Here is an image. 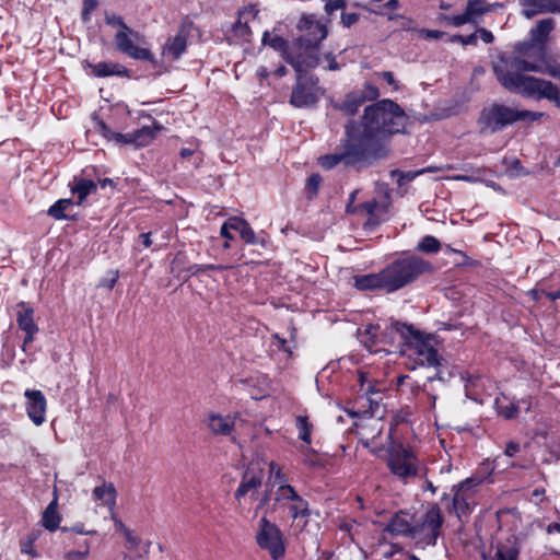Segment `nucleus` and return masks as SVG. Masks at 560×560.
Masks as SVG:
<instances>
[{
  "mask_svg": "<svg viewBox=\"0 0 560 560\" xmlns=\"http://www.w3.org/2000/svg\"><path fill=\"white\" fill-rule=\"evenodd\" d=\"M541 71V62L532 61L515 52L511 56H500L493 65L497 80L509 92L535 101L547 100L560 108V89L553 82L524 74V72Z\"/></svg>",
  "mask_w": 560,
  "mask_h": 560,
  "instance_id": "1",
  "label": "nucleus"
},
{
  "mask_svg": "<svg viewBox=\"0 0 560 560\" xmlns=\"http://www.w3.org/2000/svg\"><path fill=\"white\" fill-rule=\"evenodd\" d=\"M404 108L389 98H383L364 108L361 121H357L359 137L373 152L377 160L388 154L385 139L404 133L408 124Z\"/></svg>",
  "mask_w": 560,
  "mask_h": 560,
  "instance_id": "2",
  "label": "nucleus"
},
{
  "mask_svg": "<svg viewBox=\"0 0 560 560\" xmlns=\"http://www.w3.org/2000/svg\"><path fill=\"white\" fill-rule=\"evenodd\" d=\"M388 329L399 336L402 352L415 357L420 365L441 366L443 358L438 351L439 338L435 334L421 331L413 325L399 320L390 322Z\"/></svg>",
  "mask_w": 560,
  "mask_h": 560,
  "instance_id": "3",
  "label": "nucleus"
},
{
  "mask_svg": "<svg viewBox=\"0 0 560 560\" xmlns=\"http://www.w3.org/2000/svg\"><path fill=\"white\" fill-rule=\"evenodd\" d=\"M357 121L350 120L346 125V140L330 154L319 158L318 162L325 170H331L339 164L346 167L371 165L377 158L359 137Z\"/></svg>",
  "mask_w": 560,
  "mask_h": 560,
  "instance_id": "4",
  "label": "nucleus"
},
{
  "mask_svg": "<svg viewBox=\"0 0 560 560\" xmlns=\"http://www.w3.org/2000/svg\"><path fill=\"white\" fill-rule=\"evenodd\" d=\"M387 293H394L413 283L421 276L433 272V265L416 254L404 253L384 268Z\"/></svg>",
  "mask_w": 560,
  "mask_h": 560,
  "instance_id": "5",
  "label": "nucleus"
},
{
  "mask_svg": "<svg viewBox=\"0 0 560 560\" xmlns=\"http://www.w3.org/2000/svg\"><path fill=\"white\" fill-rule=\"evenodd\" d=\"M542 115L538 112L518 110L502 104H493L482 109L478 122L481 132L494 133L516 121L538 120Z\"/></svg>",
  "mask_w": 560,
  "mask_h": 560,
  "instance_id": "6",
  "label": "nucleus"
},
{
  "mask_svg": "<svg viewBox=\"0 0 560 560\" xmlns=\"http://www.w3.org/2000/svg\"><path fill=\"white\" fill-rule=\"evenodd\" d=\"M386 465L390 474L404 483L416 478H424L427 468L410 448L402 444L394 445L387 451Z\"/></svg>",
  "mask_w": 560,
  "mask_h": 560,
  "instance_id": "7",
  "label": "nucleus"
},
{
  "mask_svg": "<svg viewBox=\"0 0 560 560\" xmlns=\"http://www.w3.org/2000/svg\"><path fill=\"white\" fill-rule=\"evenodd\" d=\"M477 485L472 478H467L452 487V494L444 492L441 497V502L446 503V512L454 514L459 522L474 511Z\"/></svg>",
  "mask_w": 560,
  "mask_h": 560,
  "instance_id": "8",
  "label": "nucleus"
},
{
  "mask_svg": "<svg viewBox=\"0 0 560 560\" xmlns=\"http://www.w3.org/2000/svg\"><path fill=\"white\" fill-rule=\"evenodd\" d=\"M444 517L438 503H431L421 518L413 523V539L424 546H435L442 533Z\"/></svg>",
  "mask_w": 560,
  "mask_h": 560,
  "instance_id": "9",
  "label": "nucleus"
},
{
  "mask_svg": "<svg viewBox=\"0 0 560 560\" xmlns=\"http://www.w3.org/2000/svg\"><path fill=\"white\" fill-rule=\"evenodd\" d=\"M116 49L135 60L148 61L156 66V59L145 45V38L133 31L127 28L126 31H117L114 37Z\"/></svg>",
  "mask_w": 560,
  "mask_h": 560,
  "instance_id": "10",
  "label": "nucleus"
},
{
  "mask_svg": "<svg viewBox=\"0 0 560 560\" xmlns=\"http://www.w3.org/2000/svg\"><path fill=\"white\" fill-rule=\"evenodd\" d=\"M95 128L108 141H114L119 145L133 144L140 148L150 144L162 126L154 121V128L144 126L132 132L121 133L113 131L103 120L97 119Z\"/></svg>",
  "mask_w": 560,
  "mask_h": 560,
  "instance_id": "11",
  "label": "nucleus"
},
{
  "mask_svg": "<svg viewBox=\"0 0 560 560\" xmlns=\"http://www.w3.org/2000/svg\"><path fill=\"white\" fill-rule=\"evenodd\" d=\"M256 542L262 550L268 551L272 560H280L285 553V544L281 529L267 517H261L258 523Z\"/></svg>",
  "mask_w": 560,
  "mask_h": 560,
  "instance_id": "12",
  "label": "nucleus"
},
{
  "mask_svg": "<svg viewBox=\"0 0 560 560\" xmlns=\"http://www.w3.org/2000/svg\"><path fill=\"white\" fill-rule=\"evenodd\" d=\"M319 100L318 79L314 75L296 74V83L292 89L290 104L295 108H308Z\"/></svg>",
  "mask_w": 560,
  "mask_h": 560,
  "instance_id": "13",
  "label": "nucleus"
},
{
  "mask_svg": "<svg viewBox=\"0 0 560 560\" xmlns=\"http://www.w3.org/2000/svg\"><path fill=\"white\" fill-rule=\"evenodd\" d=\"M298 28L305 32V35L298 39L300 48L316 50L319 44L327 37L328 31L326 23L317 20L315 14L302 15L298 23Z\"/></svg>",
  "mask_w": 560,
  "mask_h": 560,
  "instance_id": "14",
  "label": "nucleus"
},
{
  "mask_svg": "<svg viewBox=\"0 0 560 560\" xmlns=\"http://www.w3.org/2000/svg\"><path fill=\"white\" fill-rule=\"evenodd\" d=\"M358 381L360 383L359 395L357 397L359 413L374 417L383 399L382 392L375 387L373 382L369 378L368 373L359 372Z\"/></svg>",
  "mask_w": 560,
  "mask_h": 560,
  "instance_id": "15",
  "label": "nucleus"
},
{
  "mask_svg": "<svg viewBox=\"0 0 560 560\" xmlns=\"http://www.w3.org/2000/svg\"><path fill=\"white\" fill-rule=\"evenodd\" d=\"M26 398V412L28 418L35 425H42L46 418L47 400L44 394L38 389H26L24 393Z\"/></svg>",
  "mask_w": 560,
  "mask_h": 560,
  "instance_id": "16",
  "label": "nucleus"
},
{
  "mask_svg": "<svg viewBox=\"0 0 560 560\" xmlns=\"http://www.w3.org/2000/svg\"><path fill=\"white\" fill-rule=\"evenodd\" d=\"M264 472L261 469L247 468L242 477V480L236 489L234 497L241 502L242 498L249 495L254 498L262 485Z\"/></svg>",
  "mask_w": 560,
  "mask_h": 560,
  "instance_id": "17",
  "label": "nucleus"
},
{
  "mask_svg": "<svg viewBox=\"0 0 560 560\" xmlns=\"http://www.w3.org/2000/svg\"><path fill=\"white\" fill-rule=\"evenodd\" d=\"M385 532L394 536H404L413 539V523L407 513L400 511L390 517L385 526Z\"/></svg>",
  "mask_w": 560,
  "mask_h": 560,
  "instance_id": "18",
  "label": "nucleus"
},
{
  "mask_svg": "<svg viewBox=\"0 0 560 560\" xmlns=\"http://www.w3.org/2000/svg\"><path fill=\"white\" fill-rule=\"evenodd\" d=\"M384 270L368 273L354 278V287L360 291L384 290L387 293V282Z\"/></svg>",
  "mask_w": 560,
  "mask_h": 560,
  "instance_id": "19",
  "label": "nucleus"
},
{
  "mask_svg": "<svg viewBox=\"0 0 560 560\" xmlns=\"http://www.w3.org/2000/svg\"><path fill=\"white\" fill-rule=\"evenodd\" d=\"M522 14L532 19L538 14L552 13L556 0H520Z\"/></svg>",
  "mask_w": 560,
  "mask_h": 560,
  "instance_id": "20",
  "label": "nucleus"
},
{
  "mask_svg": "<svg viewBox=\"0 0 560 560\" xmlns=\"http://www.w3.org/2000/svg\"><path fill=\"white\" fill-rule=\"evenodd\" d=\"M187 48V35L183 32L177 33L175 36L170 37L163 48L162 54L170 56L173 60H177L186 51Z\"/></svg>",
  "mask_w": 560,
  "mask_h": 560,
  "instance_id": "21",
  "label": "nucleus"
},
{
  "mask_svg": "<svg viewBox=\"0 0 560 560\" xmlns=\"http://www.w3.org/2000/svg\"><path fill=\"white\" fill-rule=\"evenodd\" d=\"M92 69V73L97 78H106V77H126L129 73V70L121 63L118 62H106L102 61L95 65H90Z\"/></svg>",
  "mask_w": 560,
  "mask_h": 560,
  "instance_id": "22",
  "label": "nucleus"
},
{
  "mask_svg": "<svg viewBox=\"0 0 560 560\" xmlns=\"http://www.w3.org/2000/svg\"><path fill=\"white\" fill-rule=\"evenodd\" d=\"M207 425L217 435H229L234 428V420L230 416L211 413L208 416Z\"/></svg>",
  "mask_w": 560,
  "mask_h": 560,
  "instance_id": "23",
  "label": "nucleus"
},
{
  "mask_svg": "<svg viewBox=\"0 0 560 560\" xmlns=\"http://www.w3.org/2000/svg\"><path fill=\"white\" fill-rule=\"evenodd\" d=\"M305 50L308 51V55L306 57H302L301 55L295 57H287V62L293 67L296 74H305L304 72L306 71V69L315 68L318 65V48L316 50L312 48Z\"/></svg>",
  "mask_w": 560,
  "mask_h": 560,
  "instance_id": "24",
  "label": "nucleus"
},
{
  "mask_svg": "<svg viewBox=\"0 0 560 560\" xmlns=\"http://www.w3.org/2000/svg\"><path fill=\"white\" fill-rule=\"evenodd\" d=\"M301 499L303 498L298 493L295 488L289 483L278 486L275 491V502L284 509Z\"/></svg>",
  "mask_w": 560,
  "mask_h": 560,
  "instance_id": "25",
  "label": "nucleus"
},
{
  "mask_svg": "<svg viewBox=\"0 0 560 560\" xmlns=\"http://www.w3.org/2000/svg\"><path fill=\"white\" fill-rule=\"evenodd\" d=\"M553 28H555V20L553 19L547 18V19L539 20L536 23L535 27H533L530 30L532 42L535 44L544 45L547 42L549 34L553 31Z\"/></svg>",
  "mask_w": 560,
  "mask_h": 560,
  "instance_id": "26",
  "label": "nucleus"
},
{
  "mask_svg": "<svg viewBox=\"0 0 560 560\" xmlns=\"http://www.w3.org/2000/svg\"><path fill=\"white\" fill-rule=\"evenodd\" d=\"M520 547L516 539H508L505 542H500L495 547L493 558L489 560H518Z\"/></svg>",
  "mask_w": 560,
  "mask_h": 560,
  "instance_id": "27",
  "label": "nucleus"
},
{
  "mask_svg": "<svg viewBox=\"0 0 560 560\" xmlns=\"http://www.w3.org/2000/svg\"><path fill=\"white\" fill-rule=\"evenodd\" d=\"M513 52L520 55L523 58H528L532 61L542 63L544 48L541 46H537V44L533 42L515 44Z\"/></svg>",
  "mask_w": 560,
  "mask_h": 560,
  "instance_id": "28",
  "label": "nucleus"
},
{
  "mask_svg": "<svg viewBox=\"0 0 560 560\" xmlns=\"http://www.w3.org/2000/svg\"><path fill=\"white\" fill-rule=\"evenodd\" d=\"M16 323L19 328L23 331L38 329L37 325L34 323V311L32 307L27 306L25 302L18 304Z\"/></svg>",
  "mask_w": 560,
  "mask_h": 560,
  "instance_id": "29",
  "label": "nucleus"
},
{
  "mask_svg": "<svg viewBox=\"0 0 560 560\" xmlns=\"http://www.w3.org/2000/svg\"><path fill=\"white\" fill-rule=\"evenodd\" d=\"M363 101L357 91L349 92L341 103L334 104V107L346 115H354L363 105Z\"/></svg>",
  "mask_w": 560,
  "mask_h": 560,
  "instance_id": "30",
  "label": "nucleus"
},
{
  "mask_svg": "<svg viewBox=\"0 0 560 560\" xmlns=\"http://www.w3.org/2000/svg\"><path fill=\"white\" fill-rule=\"evenodd\" d=\"M42 524L50 532H54L59 527L60 515L58 513L57 498H55L43 512Z\"/></svg>",
  "mask_w": 560,
  "mask_h": 560,
  "instance_id": "31",
  "label": "nucleus"
},
{
  "mask_svg": "<svg viewBox=\"0 0 560 560\" xmlns=\"http://www.w3.org/2000/svg\"><path fill=\"white\" fill-rule=\"evenodd\" d=\"M116 489L113 483H106L95 487L93 490V498L96 501H101L104 505L109 508L116 504Z\"/></svg>",
  "mask_w": 560,
  "mask_h": 560,
  "instance_id": "32",
  "label": "nucleus"
},
{
  "mask_svg": "<svg viewBox=\"0 0 560 560\" xmlns=\"http://www.w3.org/2000/svg\"><path fill=\"white\" fill-rule=\"evenodd\" d=\"M295 428L299 439L305 444L304 446L311 445L314 424L311 422L308 416L299 415L295 418Z\"/></svg>",
  "mask_w": 560,
  "mask_h": 560,
  "instance_id": "33",
  "label": "nucleus"
},
{
  "mask_svg": "<svg viewBox=\"0 0 560 560\" xmlns=\"http://www.w3.org/2000/svg\"><path fill=\"white\" fill-rule=\"evenodd\" d=\"M261 42L264 45L271 47L276 51H279L283 59L287 61V57H293L290 54V48L288 42L281 36L270 37L268 31L264 32Z\"/></svg>",
  "mask_w": 560,
  "mask_h": 560,
  "instance_id": "34",
  "label": "nucleus"
},
{
  "mask_svg": "<svg viewBox=\"0 0 560 560\" xmlns=\"http://www.w3.org/2000/svg\"><path fill=\"white\" fill-rule=\"evenodd\" d=\"M240 234V237L242 238V241H244V243L246 244H249V245H260L261 247H266L267 246V237H266V233L265 232H260V233H255V231L252 229V226L248 224V222L246 221L245 225L243 226V229H241V232L238 233Z\"/></svg>",
  "mask_w": 560,
  "mask_h": 560,
  "instance_id": "35",
  "label": "nucleus"
},
{
  "mask_svg": "<svg viewBox=\"0 0 560 560\" xmlns=\"http://www.w3.org/2000/svg\"><path fill=\"white\" fill-rule=\"evenodd\" d=\"M285 510L288 511L292 522L298 518L311 517L313 514L308 501L304 498L298 500L294 504L289 505Z\"/></svg>",
  "mask_w": 560,
  "mask_h": 560,
  "instance_id": "36",
  "label": "nucleus"
},
{
  "mask_svg": "<svg viewBox=\"0 0 560 560\" xmlns=\"http://www.w3.org/2000/svg\"><path fill=\"white\" fill-rule=\"evenodd\" d=\"M73 206V201L71 199H59L54 205H51L47 211V214L55 220H66L69 217L66 214V211Z\"/></svg>",
  "mask_w": 560,
  "mask_h": 560,
  "instance_id": "37",
  "label": "nucleus"
},
{
  "mask_svg": "<svg viewBox=\"0 0 560 560\" xmlns=\"http://www.w3.org/2000/svg\"><path fill=\"white\" fill-rule=\"evenodd\" d=\"M398 8L397 0H370V11L374 14H389Z\"/></svg>",
  "mask_w": 560,
  "mask_h": 560,
  "instance_id": "38",
  "label": "nucleus"
},
{
  "mask_svg": "<svg viewBox=\"0 0 560 560\" xmlns=\"http://www.w3.org/2000/svg\"><path fill=\"white\" fill-rule=\"evenodd\" d=\"M494 407L497 409L498 415L508 420L514 419L520 410V406L516 405V402L511 401L509 404H504L502 399L499 397L495 398L494 400Z\"/></svg>",
  "mask_w": 560,
  "mask_h": 560,
  "instance_id": "39",
  "label": "nucleus"
},
{
  "mask_svg": "<svg viewBox=\"0 0 560 560\" xmlns=\"http://www.w3.org/2000/svg\"><path fill=\"white\" fill-rule=\"evenodd\" d=\"M95 190L96 184L93 180L85 178L79 179L72 188V192L78 195L80 202Z\"/></svg>",
  "mask_w": 560,
  "mask_h": 560,
  "instance_id": "40",
  "label": "nucleus"
},
{
  "mask_svg": "<svg viewBox=\"0 0 560 560\" xmlns=\"http://www.w3.org/2000/svg\"><path fill=\"white\" fill-rule=\"evenodd\" d=\"M441 249L440 241L432 236L425 235L423 236L417 245V250L427 254H435Z\"/></svg>",
  "mask_w": 560,
  "mask_h": 560,
  "instance_id": "41",
  "label": "nucleus"
},
{
  "mask_svg": "<svg viewBox=\"0 0 560 560\" xmlns=\"http://www.w3.org/2000/svg\"><path fill=\"white\" fill-rule=\"evenodd\" d=\"M310 518L311 517L298 518L291 524L293 535L301 542H304L306 540V536L310 534V530L307 529Z\"/></svg>",
  "mask_w": 560,
  "mask_h": 560,
  "instance_id": "42",
  "label": "nucleus"
},
{
  "mask_svg": "<svg viewBox=\"0 0 560 560\" xmlns=\"http://www.w3.org/2000/svg\"><path fill=\"white\" fill-rule=\"evenodd\" d=\"M495 7H501L499 3H493L490 5H486L485 0H468L467 1V10L471 15H482L489 11H491Z\"/></svg>",
  "mask_w": 560,
  "mask_h": 560,
  "instance_id": "43",
  "label": "nucleus"
},
{
  "mask_svg": "<svg viewBox=\"0 0 560 560\" xmlns=\"http://www.w3.org/2000/svg\"><path fill=\"white\" fill-rule=\"evenodd\" d=\"M322 182H323V178L317 173H314L308 176L306 184H305V192H306V196L308 199H313L318 195Z\"/></svg>",
  "mask_w": 560,
  "mask_h": 560,
  "instance_id": "44",
  "label": "nucleus"
},
{
  "mask_svg": "<svg viewBox=\"0 0 560 560\" xmlns=\"http://www.w3.org/2000/svg\"><path fill=\"white\" fill-rule=\"evenodd\" d=\"M230 265H214V264H206V265H191L187 268V272L189 276H197L200 272L206 271H222L229 269Z\"/></svg>",
  "mask_w": 560,
  "mask_h": 560,
  "instance_id": "45",
  "label": "nucleus"
},
{
  "mask_svg": "<svg viewBox=\"0 0 560 560\" xmlns=\"http://www.w3.org/2000/svg\"><path fill=\"white\" fill-rule=\"evenodd\" d=\"M433 167H427L418 171H408V172H400L398 170H395L392 172V176H398L397 182L399 185L404 184V182H411L417 176L424 174L427 172H432Z\"/></svg>",
  "mask_w": 560,
  "mask_h": 560,
  "instance_id": "46",
  "label": "nucleus"
},
{
  "mask_svg": "<svg viewBox=\"0 0 560 560\" xmlns=\"http://www.w3.org/2000/svg\"><path fill=\"white\" fill-rule=\"evenodd\" d=\"M82 549L80 550H70L65 552V560H86L90 555V544L88 540H84L82 545H80Z\"/></svg>",
  "mask_w": 560,
  "mask_h": 560,
  "instance_id": "47",
  "label": "nucleus"
},
{
  "mask_svg": "<svg viewBox=\"0 0 560 560\" xmlns=\"http://www.w3.org/2000/svg\"><path fill=\"white\" fill-rule=\"evenodd\" d=\"M301 453L303 454V463L308 467H319L322 466V462L316 457V452L314 448L302 445L300 447Z\"/></svg>",
  "mask_w": 560,
  "mask_h": 560,
  "instance_id": "48",
  "label": "nucleus"
},
{
  "mask_svg": "<svg viewBox=\"0 0 560 560\" xmlns=\"http://www.w3.org/2000/svg\"><path fill=\"white\" fill-rule=\"evenodd\" d=\"M361 96L363 103L368 101H375L380 96V90L376 85L366 82L362 90H355Z\"/></svg>",
  "mask_w": 560,
  "mask_h": 560,
  "instance_id": "49",
  "label": "nucleus"
},
{
  "mask_svg": "<svg viewBox=\"0 0 560 560\" xmlns=\"http://www.w3.org/2000/svg\"><path fill=\"white\" fill-rule=\"evenodd\" d=\"M36 538L37 537L35 535H28L27 537L22 539L20 544L21 552L30 555L33 558H38L39 555L34 547Z\"/></svg>",
  "mask_w": 560,
  "mask_h": 560,
  "instance_id": "50",
  "label": "nucleus"
},
{
  "mask_svg": "<svg viewBox=\"0 0 560 560\" xmlns=\"http://www.w3.org/2000/svg\"><path fill=\"white\" fill-rule=\"evenodd\" d=\"M446 252L452 253L457 256V258L454 259V265L457 267H465V266H471L474 265V261L471 258H469L464 252L452 248L451 246H446Z\"/></svg>",
  "mask_w": 560,
  "mask_h": 560,
  "instance_id": "51",
  "label": "nucleus"
},
{
  "mask_svg": "<svg viewBox=\"0 0 560 560\" xmlns=\"http://www.w3.org/2000/svg\"><path fill=\"white\" fill-rule=\"evenodd\" d=\"M186 264V256L182 253H177L172 260L171 264V272L177 275L178 277L184 272L187 271L185 268Z\"/></svg>",
  "mask_w": 560,
  "mask_h": 560,
  "instance_id": "52",
  "label": "nucleus"
},
{
  "mask_svg": "<svg viewBox=\"0 0 560 560\" xmlns=\"http://www.w3.org/2000/svg\"><path fill=\"white\" fill-rule=\"evenodd\" d=\"M269 471H270V476L275 480V483H277L278 486L288 483L287 475L282 471L280 466L278 464H276L275 462H271L269 464Z\"/></svg>",
  "mask_w": 560,
  "mask_h": 560,
  "instance_id": "53",
  "label": "nucleus"
},
{
  "mask_svg": "<svg viewBox=\"0 0 560 560\" xmlns=\"http://www.w3.org/2000/svg\"><path fill=\"white\" fill-rule=\"evenodd\" d=\"M118 278L119 272L117 270H110L107 272V276L100 281L98 285L102 288H106L107 290H112L117 283Z\"/></svg>",
  "mask_w": 560,
  "mask_h": 560,
  "instance_id": "54",
  "label": "nucleus"
},
{
  "mask_svg": "<svg viewBox=\"0 0 560 560\" xmlns=\"http://www.w3.org/2000/svg\"><path fill=\"white\" fill-rule=\"evenodd\" d=\"M377 208L378 202L376 199L364 201L358 206V209L368 214L370 217V220H372L375 217V211Z\"/></svg>",
  "mask_w": 560,
  "mask_h": 560,
  "instance_id": "55",
  "label": "nucleus"
},
{
  "mask_svg": "<svg viewBox=\"0 0 560 560\" xmlns=\"http://www.w3.org/2000/svg\"><path fill=\"white\" fill-rule=\"evenodd\" d=\"M348 0H325V12L331 15L334 12L340 9H345Z\"/></svg>",
  "mask_w": 560,
  "mask_h": 560,
  "instance_id": "56",
  "label": "nucleus"
},
{
  "mask_svg": "<svg viewBox=\"0 0 560 560\" xmlns=\"http://www.w3.org/2000/svg\"><path fill=\"white\" fill-rule=\"evenodd\" d=\"M97 5H98L97 0H84L83 1L81 18L84 22H88L90 20L91 13L97 8Z\"/></svg>",
  "mask_w": 560,
  "mask_h": 560,
  "instance_id": "57",
  "label": "nucleus"
},
{
  "mask_svg": "<svg viewBox=\"0 0 560 560\" xmlns=\"http://www.w3.org/2000/svg\"><path fill=\"white\" fill-rule=\"evenodd\" d=\"M246 221L244 219H241L238 217H232L228 219L224 224L230 231H235L237 233L241 232V229L245 225Z\"/></svg>",
  "mask_w": 560,
  "mask_h": 560,
  "instance_id": "58",
  "label": "nucleus"
},
{
  "mask_svg": "<svg viewBox=\"0 0 560 560\" xmlns=\"http://www.w3.org/2000/svg\"><path fill=\"white\" fill-rule=\"evenodd\" d=\"M477 40H478L477 32L476 33H471V34L466 35V36L455 35L453 37V42H458V43H460L464 46L476 45Z\"/></svg>",
  "mask_w": 560,
  "mask_h": 560,
  "instance_id": "59",
  "label": "nucleus"
},
{
  "mask_svg": "<svg viewBox=\"0 0 560 560\" xmlns=\"http://www.w3.org/2000/svg\"><path fill=\"white\" fill-rule=\"evenodd\" d=\"M360 19V14L357 12H343L341 14V23L345 27H350L355 24Z\"/></svg>",
  "mask_w": 560,
  "mask_h": 560,
  "instance_id": "60",
  "label": "nucleus"
},
{
  "mask_svg": "<svg viewBox=\"0 0 560 560\" xmlns=\"http://www.w3.org/2000/svg\"><path fill=\"white\" fill-rule=\"evenodd\" d=\"M106 23L110 26H118V31H126L129 28V26H127V24L124 22L122 18L116 14L106 16Z\"/></svg>",
  "mask_w": 560,
  "mask_h": 560,
  "instance_id": "61",
  "label": "nucleus"
},
{
  "mask_svg": "<svg viewBox=\"0 0 560 560\" xmlns=\"http://www.w3.org/2000/svg\"><path fill=\"white\" fill-rule=\"evenodd\" d=\"M540 73H545L556 80H560V65L552 63V65H547L546 67L542 66V71Z\"/></svg>",
  "mask_w": 560,
  "mask_h": 560,
  "instance_id": "62",
  "label": "nucleus"
},
{
  "mask_svg": "<svg viewBox=\"0 0 560 560\" xmlns=\"http://www.w3.org/2000/svg\"><path fill=\"white\" fill-rule=\"evenodd\" d=\"M470 18H471V14L466 9L465 13L453 16V24L455 26L464 25V24H466L467 22L470 21Z\"/></svg>",
  "mask_w": 560,
  "mask_h": 560,
  "instance_id": "63",
  "label": "nucleus"
},
{
  "mask_svg": "<svg viewBox=\"0 0 560 560\" xmlns=\"http://www.w3.org/2000/svg\"><path fill=\"white\" fill-rule=\"evenodd\" d=\"M520 450L521 446L518 443L510 441L505 446L504 454L509 457H513Z\"/></svg>",
  "mask_w": 560,
  "mask_h": 560,
  "instance_id": "64",
  "label": "nucleus"
}]
</instances>
